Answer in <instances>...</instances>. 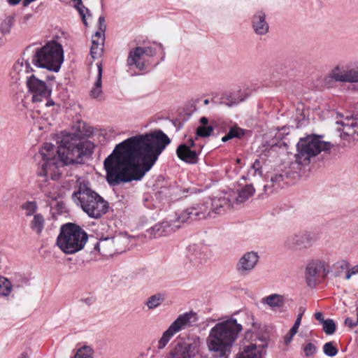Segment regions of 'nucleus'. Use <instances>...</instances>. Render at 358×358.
<instances>
[{
  "label": "nucleus",
  "instance_id": "obj_1",
  "mask_svg": "<svg viewBox=\"0 0 358 358\" xmlns=\"http://www.w3.org/2000/svg\"><path fill=\"white\" fill-rule=\"evenodd\" d=\"M170 143L162 131L132 136L117 144L103 162L111 185L141 180Z\"/></svg>",
  "mask_w": 358,
  "mask_h": 358
},
{
  "label": "nucleus",
  "instance_id": "obj_2",
  "mask_svg": "<svg viewBox=\"0 0 358 358\" xmlns=\"http://www.w3.org/2000/svg\"><path fill=\"white\" fill-rule=\"evenodd\" d=\"M81 135L62 132L57 141V147L45 143L34 155V161L38 166V176L44 177L45 182L48 178L57 180L65 165L78 162L83 156L92 153L93 144L82 139Z\"/></svg>",
  "mask_w": 358,
  "mask_h": 358
},
{
  "label": "nucleus",
  "instance_id": "obj_3",
  "mask_svg": "<svg viewBox=\"0 0 358 358\" xmlns=\"http://www.w3.org/2000/svg\"><path fill=\"white\" fill-rule=\"evenodd\" d=\"M243 327L233 317L220 320L209 331L206 339L210 352L220 358H229Z\"/></svg>",
  "mask_w": 358,
  "mask_h": 358
},
{
  "label": "nucleus",
  "instance_id": "obj_4",
  "mask_svg": "<svg viewBox=\"0 0 358 358\" xmlns=\"http://www.w3.org/2000/svg\"><path fill=\"white\" fill-rule=\"evenodd\" d=\"M77 187L78 189L73 193V197L78 200V205L85 213L95 219L106 213L108 203L90 188L88 181L81 178H78Z\"/></svg>",
  "mask_w": 358,
  "mask_h": 358
},
{
  "label": "nucleus",
  "instance_id": "obj_5",
  "mask_svg": "<svg viewBox=\"0 0 358 358\" xmlns=\"http://www.w3.org/2000/svg\"><path fill=\"white\" fill-rule=\"evenodd\" d=\"M229 206L230 201L227 197L215 198L186 209L179 215L178 220L185 222L194 220L215 218L217 215L223 214Z\"/></svg>",
  "mask_w": 358,
  "mask_h": 358
},
{
  "label": "nucleus",
  "instance_id": "obj_6",
  "mask_svg": "<svg viewBox=\"0 0 358 358\" xmlns=\"http://www.w3.org/2000/svg\"><path fill=\"white\" fill-rule=\"evenodd\" d=\"M88 239L87 234L79 226L68 223L62 226L57 238V245L66 255L80 251Z\"/></svg>",
  "mask_w": 358,
  "mask_h": 358
},
{
  "label": "nucleus",
  "instance_id": "obj_7",
  "mask_svg": "<svg viewBox=\"0 0 358 358\" xmlns=\"http://www.w3.org/2000/svg\"><path fill=\"white\" fill-rule=\"evenodd\" d=\"M32 62L36 66L58 72L64 62L62 45L55 41L47 42L36 50Z\"/></svg>",
  "mask_w": 358,
  "mask_h": 358
},
{
  "label": "nucleus",
  "instance_id": "obj_8",
  "mask_svg": "<svg viewBox=\"0 0 358 358\" xmlns=\"http://www.w3.org/2000/svg\"><path fill=\"white\" fill-rule=\"evenodd\" d=\"M334 146L333 143L322 141L320 137L316 136L301 138L297 143L296 162L299 164L307 165L312 157L317 156L322 151L329 150Z\"/></svg>",
  "mask_w": 358,
  "mask_h": 358
},
{
  "label": "nucleus",
  "instance_id": "obj_9",
  "mask_svg": "<svg viewBox=\"0 0 358 358\" xmlns=\"http://www.w3.org/2000/svg\"><path fill=\"white\" fill-rule=\"evenodd\" d=\"M26 83L33 102H41L47 100L45 106L48 107L55 104L53 101L48 100L51 94V89L45 82L38 79L35 75H31L27 77Z\"/></svg>",
  "mask_w": 358,
  "mask_h": 358
},
{
  "label": "nucleus",
  "instance_id": "obj_10",
  "mask_svg": "<svg viewBox=\"0 0 358 358\" xmlns=\"http://www.w3.org/2000/svg\"><path fill=\"white\" fill-rule=\"evenodd\" d=\"M193 316L194 314L192 313H185L180 315L162 334V337L158 341L157 348L159 350L164 348L175 334L189 327L191 325V319Z\"/></svg>",
  "mask_w": 358,
  "mask_h": 358
},
{
  "label": "nucleus",
  "instance_id": "obj_11",
  "mask_svg": "<svg viewBox=\"0 0 358 358\" xmlns=\"http://www.w3.org/2000/svg\"><path fill=\"white\" fill-rule=\"evenodd\" d=\"M201 343V339L197 336L187 342L178 343L167 358H194L199 354Z\"/></svg>",
  "mask_w": 358,
  "mask_h": 358
},
{
  "label": "nucleus",
  "instance_id": "obj_12",
  "mask_svg": "<svg viewBox=\"0 0 358 358\" xmlns=\"http://www.w3.org/2000/svg\"><path fill=\"white\" fill-rule=\"evenodd\" d=\"M329 78L339 83H358V62L349 63L345 69L336 64L329 71Z\"/></svg>",
  "mask_w": 358,
  "mask_h": 358
},
{
  "label": "nucleus",
  "instance_id": "obj_13",
  "mask_svg": "<svg viewBox=\"0 0 358 358\" xmlns=\"http://www.w3.org/2000/svg\"><path fill=\"white\" fill-rule=\"evenodd\" d=\"M315 242L314 234L308 231H300L288 235L285 243L289 249L303 250L310 248Z\"/></svg>",
  "mask_w": 358,
  "mask_h": 358
},
{
  "label": "nucleus",
  "instance_id": "obj_14",
  "mask_svg": "<svg viewBox=\"0 0 358 358\" xmlns=\"http://www.w3.org/2000/svg\"><path fill=\"white\" fill-rule=\"evenodd\" d=\"M155 55V51L151 47H136L129 51L127 59V65L143 70L145 68L147 57H153Z\"/></svg>",
  "mask_w": 358,
  "mask_h": 358
},
{
  "label": "nucleus",
  "instance_id": "obj_15",
  "mask_svg": "<svg viewBox=\"0 0 358 358\" xmlns=\"http://www.w3.org/2000/svg\"><path fill=\"white\" fill-rule=\"evenodd\" d=\"M329 271V265L324 259L312 260L306 268V278L308 285H314L317 278L327 275Z\"/></svg>",
  "mask_w": 358,
  "mask_h": 358
},
{
  "label": "nucleus",
  "instance_id": "obj_16",
  "mask_svg": "<svg viewBox=\"0 0 358 358\" xmlns=\"http://www.w3.org/2000/svg\"><path fill=\"white\" fill-rule=\"evenodd\" d=\"M106 29V24L104 17L99 18V29L92 36V46L90 48V55L93 59L99 58L103 52V45L105 41L104 33Z\"/></svg>",
  "mask_w": 358,
  "mask_h": 358
},
{
  "label": "nucleus",
  "instance_id": "obj_17",
  "mask_svg": "<svg viewBox=\"0 0 358 358\" xmlns=\"http://www.w3.org/2000/svg\"><path fill=\"white\" fill-rule=\"evenodd\" d=\"M259 260V256L257 252H246L238 259L236 269L240 275H248L255 268Z\"/></svg>",
  "mask_w": 358,
  "mask_h": 358
},
{
  "label": "nucleus",
  "instance_id": "obj_18",
  "mask_svg": "<svg viewBox=\"0 0 358 358\" xmlns=\"http://www.w3.org/2000/svg\"><path fill=\"white\" fill-rule=\"evenodd\" d=\"M341 127V136L343 138L357 139L358 138V117L355 116H346L336 122Z\"/></svg>",
  "mask_w": 358,
  "mask_h": 358
},
{
  "label": "nucleus",
  "instance_id": "obj_19",
  "mask_svg": "<svg viewBox=\"0 0 358 358\" xmlns=\"http://www.w3.org/2000/svg\"><path fill=\"white\" fill-rule=\"evenodd\" d=\"M259 341L261 343H257L256 341L255 343L243 345L242 350L235 356V358H262L263 350L267 346L268 342L266 338L259 339Z\"/></svg>",
  "mask_w": 358,
  "mask_h": 358
},
{
  "label": "nucleus",
  "instance_id": "obj_20",
  "mask_svg": "<svg viewBox=\"0 0 358 358\" xmlns=\"http://www.w3.org/2000/svg\"><path fill=\"white\" fill-rule=\"evenodd\" d=\"M187 257L193 267H198L202 265L208 259L206 248L197 245L189 246Z\"/></svg>",
  "mask_w": 358,
  "mask_h": 358
},
{
  "label": "nucleus",
  "instance_id": "obj_21",
  "mask_svg": "<svg viewBox=\"0 0 358 358\" xmlns=\"http://www.w3.org/2000/svg\"><path fill=\"white\" fill-rule=\"evenodd\" d=\"M118 239L115 238H104L100 239L94 246V250H97L102 256H112L117 248Z\"/></svg>",
  "mask_w": 358,
  "mask_h": 358
},
{
  "label": "nucleus",
  "instance_id": "obj_22",
  "mask_svg": "<svg viewBox=\"0 0 358 358\" xmlns=\"http://www.w3.org/2000/svg\"><path fill=\"white\" fill-rule=\"evenodd\" d=\"M251 25L254 32L259 36H264L268 32L269 26L266 20V13L259 10L256 11L252 17Z\"/></svg>",
  "mask_w": 358,
  "mask_h": 358
},
{
  "label": "nucleus",
  "instance_id": "obj_23",
  "mask_svg": "<svg viewBox=\"0 0 358 358\" xmlns=\"http://www.w3.org/2000/svg\"><path fill=\"white\" fill-rule=\"evenodd\" d=\"M174 231L173 227L167 221H163L155 224L146 230V236L150 238H157L168 236Z\"/></svg>",
  "mask_w": 358,
  "mask_h": 358
},
{
  "label": "nucleus",
  "instance_id": "obj_24",
  "mask_svg": "<svg viewBox=\"0 0 358 358\" xmlns=\"http://www.w3.org/2000/svg\"><path fill=\"white\" fill-rule=\"evenodd\" d=\"M176 154L180 159L187 163L195 164L197 162V153L192 150L187 145H179L176 150Z\"/></svg>",
  "mask_w": 358,
  "mask_h": 358
},
{
  "label": "nucleus",
  "instance_id": "obj_25",
  "mask_svg": "<svg viewBox=\"0 0 358 358\" xmlns=\"http://www.w3.org/2000/svg\"><path fill=\"white\" fill-rule=\"evenodd\" d=\"M97 70L98 73L96 77V80L94 83L90 90V96L93 99H99L102 96L103 91L101 89L102 87V64L101 63H97Z\"/></svg>",
  "mask_w": 358,
  "mask_h": 358
},
{
  "label": "nucleus",
  "instance_id": "obj_26",
  "mask_svg": "<svg viewBox=\"0 0 358 358\" xmlns=\"http://www.w3.org/2000/svg\"><path fill=\"white\" fill-rule=\"evenodd\" d=\"M284 297L278 294H272L261 299V303L263 305L267 306L273 310L281 308L284 305Z\"/></svg>",
  "mask_w": 358,
  "mask_h": 358
},
{
  "label": "nucleus",
  "instance_id": "obj_27",
  "mask_svg": "<svg viewBox=\"0 0 358 358\" xmlns=\"http://www.w3.org/2000/svg\"><path fill=\"white\" fill-rule=\"evenodd\" d=\"M45 224V220L43 215L40 213L35 214L29 223L30 228L36 234H41Z\"/></svg>",
  "mask_w": 358,
  "mask_h": 358
},
{
  "label": "nucleus",
  "instance_id": "obj_28",
  "mask_svg": "<svg viewBox=\"0 0 358 358\" xmlns=\"http://www.w3.org/2000/svg\"><path fill=\"white\" fill-rule=\"evenodd\" d=\"M201 126L196 129V136L199 137H208L210 136L213 131V128L210 125H208V120L206 117H202L200 119Z\"/></svg>",
  "mask_w": 358,
  "mask_h": 358
},
{
  "label": "nucleus",
  "instance_id": "obj_29",
  "mask_svg": "<svg viewBox=\"0 0 358 358\" xmlns=\"http://www.w3.org/2000/svg\"><path fill=\"white\" fill-rule=\"evenodd\" d=\"M165 300V296L162 293H157L148 298L145 305L149 310H153L159 307Z\"/></svg>",
  "mask_w": 358,
  "mask_h": 358
},
{
  "label": "nucleus",
  "instance_id": "obj_30",
  "mask_svg": "<svg viewBox=\"0 0 358 358\" xmlns=\"http://www.w3.org/2000/svg\"><path fill=\"white\" fill-rule=\"evenodd\" d=\"M13 282L8 278L0 275V295L8 296L13 289Z\"/></svg>",
  "mask_w": 358,
  "mask_h": 358
},
{
  "label": "nucleus",
  "instance_id": "obj_31",
  "mask_svg": "<svg viewBox=\"0 0 358 358\" xmlns=\"http://www.w3.org/2000/svg\"><path fill=\"white\" fill-rule=\"evenodd\" d=\"M94 351L90 345H84L76 350L74 358H94Z\"/></svg>",
  "mask_w": 358,
  "mask_h": 358
},
{
  "label": "nucleus",
  "instance_id": "obj_32",
  "mask_svg": "<svg viewBox=\"0 0 358 358\" xmlns=\"http://www.w3.org/2000/svg\"><path fill=\"white\" fill-rule=\"evenodd\" d=\"M255 192V188L251 185H247L238 192L236 201L238 203H243L252 196Z\"/></svg>",
  "mask_w": 358,
  "mask_h": 358
},
{
  "label": "nucleus",
  "instance_id": "obj_33",
  "mask_svg": "<svg viewBox=\"0 0 358 358\" xmlns=\"http://www.w3.org/2000/svg\"><path fill=\"white\" fill-rule=\"evenodd\" d=\"M12 282L14 289H18L27 287L29 285L28 278L22 274H15L12 278Z\"/></svg>",
  "mask_w": 358,
  "mask_h": 358
},
{
  "label": "nucleus",
  "instance_id": "obj_34",
  "mask_svg": "<svg viewBox=\"0 0 358 358\" xmlns=\"http://www.w3.org/2000/svg\"><path fill=\"white\" fill-rule=\"evenodd\" d=\"M21 208L24 211L26 216H34L35 214H37L38 206L35 201H26L22 204Z\"/></svg>",
  "mask_w": 358,
  "mask_h": 358
},
{
  "label": "nucleus",
  "instance_id": "obj_35",
  "mask_svg": "<svg viewBox=\"0 0 358 358\" xmlns=\"http://www.w3.org/2000/svg\"><path fill=\"white\" fill-rule=\"evenodd\" d=\"M29 71V64L23 59H18L13 65V71L20 76L27 73Z\"/></svg>",
  "mask_w": 358,
  "mask_h": 358
},
{
  "label": "nucleus",
  "instance_id": "obj_36",
  "mask_svg": "<svg viewBox=\"0 0 358 358\" xmlns=\"http://www.w3.org/2000/svg\"><path fill=\"white\" fill-rule=\"evenodd\" d=\"M13 24V17L7 16L0 24V32L2 35H6L10 33Z\"/></svg>",
  "mask_w": 358,
  "mask_h": 358
},
{
  "label": "nucleus",
  "instance_id": "obj_37",
  "mask_svg": "<svg viewBox=\"0 0 358 358\" xmlns=\"http://www.w3.org/2000/svg\"><path fill=\"white\" fill-rule=\"evenodd\" d=\"M50 185V183H48V185H41V189L47 197L52 200H56L59 196V194L57 193L56 188H55L53 186L51 187L50 189V188L48 187V186Z\"/></svg>",
  "mask_w": 358,
  "mask_h": 358
},
{
  "label": "nucleus",
  "instance_id": "obj_38",
  "mask_svg": "<svg viewBox=\"0 0 358 358\" xmlns=\"http://www.w3.org/2000/svg\"><path fill=\"white\" fill-rule=\"evenodd\" d=\"M243 130L239 127L231 128L228 134L222 138L223 142H226L233 138H240L243 135Z\"/></svg>",
  "mask_w": 358,
  "mask_h": 358
},
{
  "label": "nucleus",
  "instance_id": "obj_39",
  "mask_svg": "<svg viewBox=\"0 0 358 358\" xmlns=\"http://www.w3.org/2000/svg\"><path fill=\"white\" fill-rule=\"evenodd\" d=\"M74 8L78 11L80 15L81 16L84 23H86V13H88V9L83 5L82 0H73Z\"/></svg>",
  "mask_w": 358,
  "mask_h": 358
},
{
  "label": "nucleus",
  "instance_id": "obj_40",
  "mask_svg": "<svg viewBox=\"0 0 358 358\" xmlns=\"http://www.w3.org/2000/svg\"><path fill=\"white\" fill-rule=\"evenodd\" d=\"M322 324L323 330L327 334L331 335L335 332L336 324L333 320L327 319Z\"/></svg>",
  "mask_w": 358,
  "mask_h": 358
},
{
  "label": "nucleus",
  "instance_id": "obj_41",
  "mask_svg": "<svg viewBox=\"0 0 358 358\" xmlns=\"http://www.w3.org/2000/svg\"><path fill=\"white\" fill-rule=\"evenodd\" d=\"M324 354L329 357H334L338 354L337 348L333 345L332 342H328L323 346Z\"/></svg>",
  "mask_w": 358,
  "mask_h": 358
},
{
  "label": "nucleus",
  "instance_id": "obj_42",
  "mask_svg": "<svg viewBox=\"0 0 358 358\" xmlns=\"http://www.w3.org/2000/svg\"><path fill=\"white\" fill-rule=\"evenodd\" d=\"M285 178V176L282 173H275L271 178V182L272 183V186L273 187H280L282 182H283Z\"/></svg>",
  "mask_w": 358,
  "mask_h": 358
},
{
  "label": "nucleus",
  "instance_id": "obj_43",
  "mask_svg": "<svg viewBox=\"0 0 358 358\" xmlns=\"http://www.w3.org/2000/svg\"><path fill=\"white\" fill-rule=\"evenodd\" d=\"M317 351L316 346L312 343H307L303 347V352L306 357L313 356Z\"/></svg>",
  "mask_w": 358,
  "mask_h": 358
},
{
  "label": "nucleus",
  "instance_id": "obj_44",
  "mask_svg": "<svg viewBox=\"0 0 358 358\" xmlns=\"http://www.w3.org/2000/svg\"><path fill=\"white\" fill-rule=\"evenodd\" d=\"M227 101L226 102H224L223 103L225 104L226 106H229V107H231V106H234L235 105H237L238 103H240L241 101H243V99H241V100H237L235 98H233V97H228L227 99Z\"/></svg>",
  "mask_w": 358,
  "mask_h": 358
},
{
  "label": "nucleus",
  "instance_id": "obj_45",
  "mask_svg": "<svg viewBox=\"0 0 358 358\" xmlns=\"http://www.w3.org/2000/svg\"><path fill=\"white\" fill-rule=\"evenodd\" d=\"M358 273V264L348 269L346 273V279L349 280L352 275Z\"/></svg>",
  "mask_w": 358,
  "mask_h": 358
},
{
  "label": "nucleus",
  "instance_id": "obj_46",
  "mask_svg": "<svg viewBox=\"0 0 358 358\" xmlns=\"http://www.w3.org/2000/svg\"><path fill=\"white\" fill-rule=\"evenodd\" d=\"M296 334L292 333V331L289 330V331L284 336V342L285 345H289L291 341L293 339V337L295 336Z\"/></svg>",
  "mask_w": 358,
  "mask_h": 358
},
{
  "label": "nucleus",
  "instance_id": "obj_47",
  "mask_svg": "<svg viewBox=\"0 0 358 358\" xmlns=\"http://www.w3.org/2000/svg\"><path fill=\"white\" fill-rule=\"evenodd\" d=\"M345 323L346 325H348L350 327L357 325L358 324V315H357V321L355 322L352 320V318L348 317L345 319Z\"/></svg>",
  "mask_w": 358,
  "mask_h": 358
},
{
  "label": "nucleus",
  "instance_id": "obj_48",
  "mask_svg": "<svg viewBox=\"0 0 358 358\" xmlns=\"http://www.w3.org/2000/svg\"><path fill=\"white\" fill-rule=\"evenodd\" d=\"M315 317L321 324H322L326 320L324 319L323 314L321 312H317L315 314Z\"/></svg>",
  "mask_w": 358,
  "mask_h": 358
},
{
  "label": "nucleus",
  "instance_id": "obj_49",
  "mask_svg": "<svg viewBox=\"0 0 358 358\" xmlns=\"http://www.w3.org/2000/svg\"><path fill=\"white\" fill-rule=\"evenodd\" d=\"M32 17V15L31 14H26L24 17H23V23L24 24H27L28 22V21Z\"/></svg>",
  "mask_w": 358,
  "mask_h": 358
},
{
  "label": "nucleus",
  "instance_id": "obj_50",
  "mask_svg": "<svg viewBox=\"0 0 358 358\" xmlns=\"http://www.w3.org/2000/svg\"><path fill=\"white\" fill-rule=\"evenodd\" d=\"M299 328V325L294 324V326L291 328L290 331H292V333L296 334L298 332Z\"/></svg>",
  "mask_w": 358,
  "mask_h": 358
},
{
  "label": "nucleus",
  "instance_id": "obj_51",
  "mask_svg": "<svg viewBox=\"0 0 358 358\" xmlns=\"http://www.w3.org/2000/svg\"><path fill=\"white\" fill-rule=\"evenodd\" d=\"M21 0H8V2L10 4V5H17V3H19L20 2Z\"/></svg>",
  "mask_w": 358,
  "mask_h": 358
},
{
  "label": "nucleus",
  "instance_id": "obj_52",
  "mask_svg": "<svg viewBox=\"0 0 358 358\" xmlns=\"http://www.w3.org/2000/svg\"><path fill=\"white\" fill-rule=\"evenodd\" d=\"M340 264H341V267L343 268L348 267V263L347 262H345V261H341L340 262Z\"/></svg>",
  "mask_w": 358,
  "mask_h": 358
},
{
  "label": "nucleus",
  "instance_id": "obj_53",
  "mask_svg": "<svg viewBox=\"0 0 358 358\" xmlns=\"http://www.w3.org/2000/svg\"><path fill=\"white\" fill-rule=\"evenodd\" d=\"M259 164L258 161H256V162L253 164V165H252V169L253 170L254 173H255L257 172V169H258V168H257L256 166H257V164Z\"/></svg>",
  "mask_w": 358,
  "mask_h": 358
},
{
  "label": "nucleus",
  "instance_id": "obj_54",
  "mask_svg": "<svg viewBox=\"0 0 358 358\" xmlns=\"http://www.w3.org/2000/svg\"><path fill=\"white\" fill-rule=\"evenodd\" d=\"M301 320L299 318H296L294 324L300 326Z\"/></svg>",
  "mask_w": 358,
  "mask_h": 358
},
{
  "label": "nucleus",
  "instance_id": "obj_55",
  "mask_svg": "<svg viewBox=\"0 0 358 358\" xmlns=\"http://www.w3.org/2000/svg\"><path fill=\"white\" fill-rule=\"evenodd\" d=\"M17 358H28V356L27 354L22 353Z\"/></svg>",
  "mask_w": 358,
  "mask_h": 358
},
{
  "label": "nucleus",
  "instance_id": "obj_56",
  "mask_svg": "<svg viewBox=\"0 0 358 358\" xmlns=\"http://www.w3.org/2000/svg\"><path fill=\"white\" fill-rule=\"evenodd\" d=\"M189 146H191V147L194 146V140L193 139H190L189 141Z\"/></svg>",
  "mask_w": 358,
  "mask_h": 358
},
{
  "label": "nucleus",
  "instance_id": "obj_57",
  "mask_svg": "<svg viewBox=\"0 0 358 358\" xmlns=\"http://www.w3.org/2000/svg\"><path fill=\"white\" fill-rule=\"evenodd\" d=\"M303 313H299V314L297 315V318H299V319L301 320V319H302V316H303Z\"/></svg>",
  "mask_w": 358,
  "mask_h": 358
},
{
  "label": "nucleus",
  "instance_id": "obj_58",
  "mask_svg": "<svg viewBox=\"0 0 358 358\" xmlns=\"http://www.w3.org/2000/svg\"><path fill=\"white\" fill-rule=\"evenodd\" d=\"M209 103V101L208 99L204 100V103L207 105Z\"/></svg>",
  "mask_w": 358,
  "mask_h": 358
},
{
  "label": "nucleus",
  "instance_id": "obj_59",
  "mask_svg": "<svg viewBox=\"0 0 358 358\" xmlns=\"http://www.w3.org/2000/svg\"><path fill=\"white\" fill-rule=\"evenodd\" d=\"M236 163L237 164H241V159H236Z\"/></svg>",
  "mask_w": 358,
  "mask_h": 358
},
{
  "label": "nucleus",
  "instance_id": "obj_60",
  "mask_svg": "<svg viewBox=\"0 0 358 358\" xmlns=\"http://www.w3.org/2000/svg\"><path fill=\"white\" fill-rule=\"evenodd\" d=\"M268 187V185H266L264 186V188L266 189Z\"/></svg>",
  "mask_w": 358,
  "mask_h": 358
}]
</instances>
